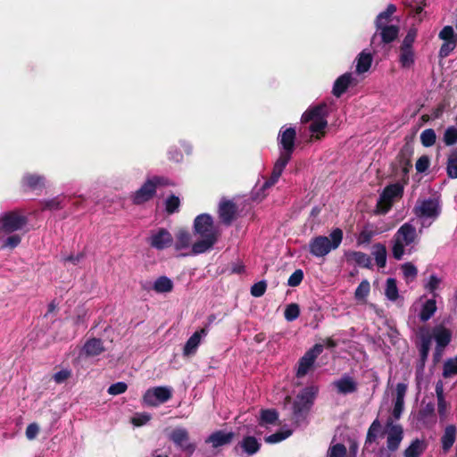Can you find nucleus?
Wrapping results in <instances>:
<instances>
[{"instance_id":"10","label":"nucleus","mask_w":457,"mask_h":457,"mask_svg":"<svg viewBox=\"0 0 457 457\" xmlns=\"http://www.w3.org/2000/svg\"><path fill=\"white\" fill-rule=\"evenodd\" d=\"M28 223V218L20 211H10L0 214V232L12 234L21 230Z\"/></svg>"},{"instance_id":"6","label":"nucleus","mask_w":457,"mask_h":457,"mask_svg":"<svg viewBox=\"0 0 457 457\" xmlns=\"http://www.w3.org/2000/svg\"><path fill=\"white\" fill-rule=\"evenodd\" d=\"M296 131L295 128L285 126L279 129L277 141L279 156L276 162L287 165L295 151Z\"/></svg>"},{"instance_id":"16","label":"nucleus","mask_w":457,"mask_h":457,"mask_svg":"<svg viewBox=\"0 0 457 457\" xmlns=\"http://www.w3.org/2000/svg\"><path fill=\"white\" fill-rule=\"evenodd\" d=\"M261 443L252 436H245L234 447L235 453L239 457H250L259 452Z\"/></svg>"},{"instance_id":"36","label":"nucleus","mask_w":457,"mask_h":457,"mask_svg":"<svg viewBox=\"0 0 457 457\" xmlns=\"http://www.w3.org/2000/svg\"><path fill=\"white\" fill-rule=\"evenodd\" d=\"M414 61V51L412 48L400 47L399 62L403 68H411Z\"/></svg>"},{"instance_id":"49","label":"nucleus","mask_w":457,"mask_h":457,"mask_svg":"<svg viewBox=\"0 0 457 457\" xmlns=\"http://www.w3.org/2000/svg\"><path fill=\"white\" fill-rule=\"evenodd\" d=\"M456 40L444 41L443 45L439 49L438 55L440 58L447 57L456 47Z\"/></svg>"},{"instance_id":"1","label":"nucleus","mask_w":457,"mask_h":457,"mask_svg":"<svg viewBox=\"0 0 457 457\" xmlns=\"http://www.w3.org/2000/svg\"><path fill=\"white\" fill-rule=\"evenodd\" d=\"M194 231L200 239L192 245L191 253H182L183 257L204 253L213 247L218 241V231L214 227L213 219L207 213H202L194 220Z\"/></svg>"},{"instance_id":"63","label":"nucleus","mask_w":457,"mask_h":457,"mask_svg":"<svg viewBox=\"0 0 457 457\" xmlns=\"http://www.w3.org/2000/svg\"><path fill=\"white\" fill-rule=\"evenodd\" d=\"M62 207V202L60 197H54L44 202L43 209L58 210Z\"/></svg>"},{"instance_id":"5","label":"nucleus","mask_w":457,"mask_h":457,"mask_svg":"<svg viewBox=\"0 0 457 457\" xmlns=\"http://www.w3.org/2000/svg\"><path fill=\"white\" fill-rule=\"evenodd\" d=\"M343 240V231L341 228H335L329 234V237L318 236L313 237L309 243V251L315 257H324L332 250L338 248Z\"/></svg>"},{"instance_id":"48","label":"nucleus","mask_w":457,"mask_h":457,"mask_svg":"<svg viewBox=\"0 0 457 457\" xmlns=\"http://www.w3.org/2000/svg\"><path fill=\"white\" fill-rule=\"evenodd\" d=\"M381 429V424L378 419H376L370 425L367 433V441L371 443L374 442Z\"/></svg>"},{"instance_id":"46","label":"nucleus","mask_w":457,"mask_h":457,"mask_svg":"<svg viewBox=\"0 0 457 457\" xmlns=\"http://www.w3.org/2000/svg\"><path fill=\"white\" fill-rule=\"evenodd\" d=\"M292 434L291 430H285L281 432H277L272 435H270L264 438L265 442L268 444H277L279 443L287 437H289Z\"/></svg>"},{"instance_id":"47","label":"nucleus","mask_w":457,"mask_h":457,"mask_svg":"<svg viewBox=\"0 0 457 457\" xmlns=\"http://www.w3.org/2000/svg\"><path fill=\"white\" fill-rule=\"evenodd\" d=\"M300 309L296 303H291L287 306L284 316L287 321H293L299 317Z\"/></svg>"},{"instance_id":"28","label":"nucleus","mask_w":457,"mask_h":457,"mask_svg":"<svg viewBox=\"0 0 457 457\" xmlns=\"http://www.w3.org/2000/svg\"><path fill=\"white\" fill-rule=\"evenodd\" d=\"M373 61L372 54L366 50L361 51L356 58V72L358 74L368 71Z\"/></svg>"},{"instance_id":"52","label":"nucleus","mask_w":457,"mask_h":457,"mask_svg":"<svg viewBox=\"0 0 457 457\" xmlns=\"http://www.w3.org/2000/svg\"><path fill=\"white\" fill-rule=\"evenodd\" d=\"M180 204L179 198L174 195L169 196L165 201V208L167 212L174 213L179 210Z\"/></svg>"},{"instance_id":"21","label":"nucleus","mask_w":457,"mask_h":457,"mask_svg":"<svg viewBox=\"0 0 457 457\" xmlns=\"http://www.w3.org/2000/svg\"><path fill=\"white\" fill-rule=\"evenodd\" d=\"M333 385L337 392L343 395L354 393L358 387L356 380L349 374H344L339 379L335 380Z\"/></svg>"},{"instance_id":"9","label":"nucleus","mask_w":457,"mask_h":457,"mask_svg":"<svg viewBox=\"0 0 457 457\" xmlns=\"http://www.w3.org/2000/svg\"><path fill=\"white\" fill-rule=\"evenodd\" d=\"M168 439L186 457H192L196 449V445L190 440L189 432L183 427H177L168 434Z\"/></svg>"},{"instance_id":"64","label":"nucleus","mask_w":457,"mask_h":457,"mask_svg":"<svg viewBox=\"0 0 457 457\" xmlns=\"http://www.w3.org/2000/svg\"><path fill=\"white\" fill-rule=\"evenodd\" d=\"M404 408V401L395 400V404L392 411V416L390 418L394 420H399L403 411Z\"/></svg>"},{"instance_id":"53","label":"nucleus","mask_w":457,"mask_h":457,"mask_svg":"<svg viewBox=\"0 0 457 457\" xmlns=\"http://www.w3.org/2000/svg\"><path fill=\"white\" fill-rule=\"evenodd\" d=\"M403 276L406 279L413 280L418 273L417 268L411 262H406L402 266Z\"/></svg>"},{"instance_id":"32","label":"nucleus","mask_w":457,"mask_h":457,"mask_svg":"<svg viewBox=\"0 0 457 457\" xmlns=\"http://www.w3.org/2000/svg\"><path fill=\"white\" fill-rule=\"evenodd\" d=\"M173 281L166 277L161 276L153 284V289L158 294H167L173 290Z\"/></svg>"},{"instance_id":"39","label":"nucleus","mask_w":457,"mask_h":457,"mask_svg":"<svg viewBox=\"0 0 457 457\" xmlns=\"http://www.w3.org/2000/svg\"><path fill=\"white\" fill-rule=\"evenodd\" d=\"M446 171L449 178L457 179V148L453 149L448 156Z\"/></svg>"},{"instance_id":"26","label":"nucleus","mask_w":457,"mask_h":457,"mask_svg":"<svg viewBox=\"0 0 457 457\" xmlns=\"http://www.w3.org/2000/svg\"><path fill=\"white\" fill-rule=\"evenodd\" d=\"M436 395L437 400V411L440 419L444 420L447 416L448 403L445 398L444 384L441 380L437 381L436 384Z\"/></svg>"},{"instance_id":"30","label":"nucleus","mask_w":457,"mask_h":457,"mask_svg":"<svg viewBox=\"0 0 457 457\" xmlns=\"http://www.w3.org/2000/svg\"><path fill=\"white\" fill-rule=\"evenodd\" d=\"M286 166L287 165H284L283 163L278 162H275L270 178L266 180L260 187V191H262L263 195H265L266 189L271 187L278 182Z\"/></svg>"},{"instance_id":"22","label":"nucleus","mask_w":457,"mask_h":457,"mask_svg":"<svg viewBox=\"0 0 457 457\" xmlns=\"http://www.w3.org/2000/svg\"><path fill=\"white\" fill-rule=\"evenodd\" d=\"M233 437H234L233 432H226L223 430H218V431L212 433L205 439V443L212 445V446L213 448H218V447L230 444Z\"/></svg>"},{"instance_id":"11","label":"nucleus","mask_w":457,"mask_h":457,"mask_svg":"<svg viewBox=\"0 0 457 457\" xmlns=\"http://www.w3.org/2000/svg\"><path fill=\"white\" fill-rule=\"evenodd\" d=\"M172 396L170 386H154L147 389L143 395V403L146 406L157 407L169 401Z\"/></svg>"},{"instance_id":"57","label":"nucleus","mask_w":457,"mask_h":457,"mask_svg":"<svg viewBox=\"0 0 457 457\" xmlns=\"http://www.w3.org/2000/svg\"><path fill=\"white\" fill-rule=\"evenodd\" d=\"M430 164V159L428 155H422L420 156L415 164L416 170L420 173L425 172Z\"/></svg>"},{"instance_id":"41","label":"nucleus","mask_w":457,"mask_h":457,"mask_svg":"<svg viewBox=\"0 0 457 457\" xmlns=\"http://www.w3.org/2000/svg\"><path fill=\"white\" fill-rule=\"evenodd\" d=\"M423 450L422 442L416 439L404 451V457H419Z\"/></svg>"},{"instance_id":"40","label":"nucleus","mask_w":457,"mask_h":457,"mask_svg":"<svg viewBox=\"0 0 457 457\" xmlns=\"http://www.w3.org/2000/svg\"><path fill=\"white\" fill-rule=\"evenodd\" d=\"M457 374V357L447 359L443 367L444 378H451Z\"/></svg>"},{"instance_id":"42","label":"nucleus","mask_w":457,"mask_h":457,"mask_svg":"<svg viewBox=\"0 0 457 457\" xmlns=\"http://www.w3.org/2000/svg\"><path fill=\"white\" fill-rule=\"evenodd\" d=\"M278 418V414L275 410H262L260 417V424H274Z\"/></svg>"},{"instance_id":"2","label":"nucleus","mask_w":457,"mask_h":457,"mask_svg":"<svg viewBox=\"0 0 457 457\" xmlns=\"http://www.w3.org/2000/svg\"><path fill=\"white\" fill-rule=\"evenodd\" d=\"M419 243V235L416 228L410 222L403 224L395 233L392 244V255L395 260H402L405 254H411L416 251Z\"/></svg>"},{"instance_id":"8","label":"nucleus","mask_w":457,"mask_h":457,"mask_svg":"<svg viewBox=\"0 0 457 457\" xmlns=\"http://www.w3.org/2000/svg\"><path fill=\"white\" fill-rule=\"evenodd\" d=\"M167 184V179L162 177L154 176L148 179L140 188L131 195L133 204L139 205L148 202L154 196L158 187Z\"/></svg>"},{"instance_id":"14","label":"nucleus","mask_w":457,"mask_h":457,"mask_svg":"<svg viewBox=\"0 0 457 457\" xmlns=\"http://www.w3.org/2000/svg\"><path fill=\"white\" fill-rule=\"evenodd\" d=\"M386 433L387 449L391 452L396 451L403 438V427L395 423L392 418H388L386 422Z\"/></svg>"},{"instance_id":"50","label":"nucleus","mask_w":457,"mask_h":457,"mask_svg":"<svg viewBox=\"0 0 457 457\" xmlns=\"http://www.w3.org/2000/svg\"><path fill=\"white\" fill-rule=\"evenodd\" d=\"M21 241V237L19 234H12L4 240L2 244V248L13 249L20 245Z\"/></svg>"},{"instance_id":"61","label":"nucleus","mask_w":457,"mask_h":457,"mask_svg":"<svg viewBox=\"0 0 457 457\" xmlns=\"http://www.w3.org/2000/svg\"><path fill=\"white\" fill-rule=\"evenodd\" d=\"M345 454L346 448L342 444H337L329 449V457H345Z\"/></svg>"},{"instance_id":"27","label":"nucleus","mask_w":457,"mask_h":457,"mask_svg":"<svg viewBox=\"0 0 457 457\" xmlns=\"http://www.w3.org/2000/svg\"><path fill=\"white\" fill-rule=\"evenodd\" d=\"M345 258L347 262H353L363 268H370L371 267V259L370 257L362 252L358 251H348L345 253Z\"/></svg>"},{"instance_id":"3","label":"nucleus","mask_w":457,"mask_h":457,"mask_svg":"<svg viewBox=\"0 0 457 457\" xmlns=\"http://www.w3.org/2000/svg\"><path fill=\"white\" fill-rule=\"evenodd\" d=\"M327 116L328 106L323 103L309 107L303 113L301 120L303 123L311 122L310 132L316 139H320L328 126Z\"/></svg>"},{"instance_id":"45","label":"nucleus","mask_w":457,"mask_h":457,"mask_svg":"<svg viewBox=\"0 0 457 457\" xmlns=\"http://www.w3.org/2000/svg\"><path fill=\"white\" fill-rule=\"evenodd\" d=\"M443 141L446 145H453L457 143V127H448L443 137Z\"/></svg>"},{"instance_id":"12","label":"nucleus","mask_w":457,"mask_h":457,"mask_svg":"<svg viewBox=\"0 0 457 457\" xmlns=\"http://www.w3.org/2000/svg\"><path fill=\"white\" fill-rule=\"evenodd\" d=\"M403 192V187L398 183L386 187L378 202V212L383 214L386 213L390 210L395 199L401 197Z\"/></svg>"},{"instance_id":"54","label":"nucleus","mask_w":457,"mask_h":457,"mask_svg":"<svg viewBox=\"0 0 457 457\" xmlns=\"http://www.w3.org/2000/svg\"><path fill=\"white\" fill-rule=\"evenodd\" d=\"M150 420L151 415L149 413H136L131 419V423L136 427H140L146 424Z\"/></svg>"},{"instance_id":"15","label":"nucleus","mask_w":457,"mask_h":457,"mask_svg":"<svg viewBox=\"0 0 457 457\" xmlns=\"http://www.w3.org/2000/svg\"><path fill=\"white\" fill-rule=\"evenodd\" d=\"M431 337L436 344L434 355L438 360L441 358L445 348L452 340V331L443 325H437L433 328Z\"/></svg>"},{"instance_id":"18","label":"nucleus","mask_w":457,"mask_h":457,"mask_svg":"<svg viewBox=\"0 0 457 457\" xmlns=\"http://www.w3.org/2000/svg\"><path fill=\"white\" fill-rule=\"evenodd\" d=\"M377 30L371 37V45L377 44V40H380L384 44L393 42L398 36L399 29L396 25L383 24L380 27H376Z\"/></svg>"},{"instance_id":"51","label":"nucleus","mask_w":457,"mask_h":457,"mask_svg":"<svg viewBox=\"0 0 457 457\" xmlns=\"http://www.w3.org/2000/svg\"><path fill=\"white\" fill-rule=\"evenodd\" d=\"M438 37L444 41L456 40L457 42V34H455L452 26H445L439 32Z\"/></svg>"},{"instance_id":"4","label":"nucleus","mask_w":457,"mask_h":457,"mask_svg":"<svg viewBox=\"0 0 457 457\" xmlns=\"http://www.w3.org/2000/svg\"><path fill=\"white\" fill-rule=\"evenodd\" d=\"M413 213L420 222V233L427 228L439 217L441 205L436 198L419 199L413 208Z\"/></svg>"},{"instance_id":"55","label":"nucleus","mask_w":457,"mask_h":457,"mask_svg":"<svg viewBox=\"0 0 457 457\" xmlns=\"http://www.w3.org/2000/svg\"><path fill=\"white\" fill-rule=\"evenodd\" d=\"M267 284L264 280L254 283L251 287V295L254 297H261L264 295Z\"/></svg>"},{"instance_id":"25","label":"nucleus","mask_w":457,"mask_h":457,"mask_svg":"<svg viewBox=\"0 0 457 457\" xmlns=\"http://www.w3.org/2000/svg\"><path fill=\"white\" fill-rule=\"evenodd\" d=\"M237 208L232 201H222L219 206V215L221 221L226 225H230L235 218Z\"/></svg>"},{"instance_id":"34","label":"nucleus","mask_w":457,"mask_h":457,"mask_svg":"<svg viewBox=\"0 0 457 457\" xmlns=\"http://www.w3.org/2000/svg\"><path fill=\"white\" fill-rule=\"evenodd\" d=\"M436 312V300L433 297L432 299L427 300L421 307L420 312V319L421 321L428 320Z\"/></svg>"},{"instance_id":"17","label":"nucleus","mask_w":457,"mask_h":457,"mask_svg":"<svg viewBox=\"0 0 457 457\" xmlns=\"http://www.w3.org/2000/svg\"><path fill=\"white\" fill-rule=\"evenodd\" d=\"M148 242L153 248L163 250L172 245L173 237L166 228H161L152 232Z\"/></svg>"},{"instance_id":"33","label":"nucleus","mask_w":457,"mask_h":457,"mask_svg":"<svg viewBox=\"0 0 457 457\" xmlns=\"http://www.w3.org/2000/svg\"><path fill=\"white\" fill-rule=\"evenodd\" d=\"M381 231L375 228L373 225L368 224L366 225L362 230L360 232L357 237L358 245H368L373 237L379 234Z\"/></svg>"},{"instance_id":"35","label":"nucleus","mask_w":457,"mask_h":457,"mask_svg":"<svg viewBox=\"0 0 457 457\" xmlns=\"http://www.w3.org/2000/svg\"><path fill=\"white\" fill-rule=\"evenodd\" d=\"M372 255L379 268H384L386 263V248L383 244L377 243L372 247Z\"/></svg>"},{"instance_id":"20","label":"nucleus","mask_w":457,"mask_h":457,"mask_svg":"<svg viewBox=\"0 0 457 457\" xmlns=\"http://www.w3.org/2000/svg\"><path fill=\"white\" fill-rule=\"evenodd\" d=\"M191 234L185 229H179L175 236L174 248L182 256V253H191L192 249Z\"/></svg>"},{"instance_id":"24","label":"nucleus","mask_w":457,"mask_h":457,"mask_svg":"<svg viewBox=\"0 0 457 457\" xmlns=\"http://www.w3.org/2000/svg\"><path fill=\"white\" fill-rule=\"evenodd\" d=\"M46 179L37 173H26L21 179V186L25 190H36L45 187Z\"/></svg>"},{"instance_id":"56","label":"nucleus","mask_w":457,"mask_h":457,"mask_svg":"<svg viewBox=\"0 0 457 457\" xmlns=\"http://www.w3.org/2000/svg\"><path fill=\"white\" fill-rule=\"evenodd\" d=\"M303 278V272L302 270H295L289 277L287 285L289 287H297L300 285Z\"/></svg>"},{"instance_id":"7","label":"nucleus","mask_w":457,"mask_h":457,"mask_svg":"<svg viewBox=\"0 0 457 457\" xmlns=\"http://www.w3.org/2000/svg\"><path fill=\"white\" fill-rule=\"evenodd\" d=\"M318 394V387L311 386L303 388L296 396L293 404V414L295 419L299 421L308 413L314 399Z\"/></svg>"},{"instance_id":"31","label":"nucleus","mask_w":457,"mask_h":457,"mask_svg":"<svg viewBox=\"0 0 457 457\" xmlns=\"http://www.w3.org/2000/svg\"><path fill=\"white\" fill-rule=\"evenodd\" d=\"M104 351V347L103 345V342L98 338L88 339L83 346V353L87 356H96L102 353Z\"/></svg>"},{"instance_id":"62","label":"nucleus","mask_w":457,"mask_h":457,"mask_svg":"<svg viewBox=\"0 0 457 457\" xmlns=\"http://www.w3.org/2000/svg\"><path fill=\"white\" fill-rule=\"evenodd\" d=\"M417 35L416 29H410L404 37L401 47L412 48Z\"/></svg>"},{"instance_id":"59","label":"nucleus","mask_w":457,"mask_h":457,"mask_svg":"<svg viewBox=\"0 0 457 457\" xmlns=\"http://www.w3.org/2000/svg\"><path fill=\"white\" fill-rule=\"evenodd\" d=\"M441 280L436 275H431L428 278V283L426 284V288L433 295V297H436L435 291L438 288Z\"/></svg>"},{"instance_id":"38","label":"nucleus","mask_w":457,"mask_h":457,"mask_svg":"<svg viewBox=\"0 0 457 457\" xmlns=\"http://www.w3.org/2000/svg\"><path fill=\"white\" fill-rule=\"evenodd\" d=\"M396 6L393 4L387 5L384 12H381L376 18V27H380L383 24H388L391 16L395 12Z\"/></svg>"},{"instance_id":"23","label":"nucleus","mask_w":457,"mask_h":457,"mask_svg":"<svg viewBox=\"0 0 457 457\" xmlns=\"http://www.w3.org/2000/svg\"><path fill=\"white\" fill-rule=\"evenodd\" d=\"M354 78L353 73L346 72L339 76L334 82L332 94L336 97H340L348 87L353 83Z\"/></svg>"},{"instance_id":"44","label":"nucleus","mask_w":457,"mask_h":457,"mask_svg":"<svg viewBox=\"0 0 457 457\" xmlns=\"http://www.w3.org/2000/svg\"><path fill=\"white\" fill-rule=\"evenodd\" d=\"M370 291V282L366 279L362 280L354 292V297L358 301L364 300Z\"/></svg>"},{"instance_id":"43","label":"nucleus","mask_w":457,"mask_h":457,"mask_svg":"<svg viewBox=\"0 0 457 457\" xmlns=\"http://www.w3.org/2000/svg\"><path fill=\"white\" fill-rule=\"evenodd\" d=\"M436 132L432 129H427L420 134V142L425 147H430L436 143Z\"/></svg>"},{"instance_id":"29","label":"nucleus","mask_w":457,"mask_h":457,"mask_svg":"<svg viewBox=\"0 0 457 457\" xmlns=\"http://www.w3.org/2000/svg\"><path fill=\"white\" fill-rule=\"evenodd\" d=\"M456 427L454 425H448L441 437V444L444 452H448L453 445L456 440Z\"/></svg>"},{"instance_id":"60","label":"nucleus","mask_w":457,"mask_h":457,"mask_svg":"<svg viewBox=\"0 0 457 457\" xmlns=\"http://www.w3.org/2000/svg\"><path fill=\"white\" fill-rule=\"evenodd\" d=\"M71 376L70 369H62L54 374L53 378L56 384H62Z\"/></svg>"},{"instance_id":"19","label":"nucleus","mask_w":457,"mask_h":457,"mask_svg":"<svg viewBox=\"0 0 457 457\" xmlns=\"http://www.w3.org/2000/svg\"><path fill=\"white\" fill-rule=\"evenodd\" d=\"M208 334V328H203L200 330L195 331L186 342L183 348V355L185 357H189L194 355L203 338H204Z\"/></svg>"},{"instance_id":"37","label":"nucleus","mask_w":457,"mask_h":457,"mask_svg":"<svg viewBox=\"0 0 457 457\" xmlns=\"http://www.w3.org/2000/svg\"><path fill=\"white\" fill-rule=\"evenodd\" d=\"M385 295L392 302L397 300L399 296L396 280L394 278H388L386 281Z\"/></svg>"},{"instance_id":"13","label":"nucleus","mask_w":457,"mask_h":457,"mask_svg":"<svg viewBox=\"0 0 457 457\" xmlns=\"http://www.w3.org/2000/svg\"><path fill=\"white\" fill-rule=\"evenodd\" d=\"M323 352V345L320 344L314 345L309 349L298 361L296 370L297 378L304 377L312 368L318 356Z\"/></svg>"},{"instance_id":"58","label":"nucleus","mask_w":457,"mask_h":457,"mask_svg":"<svg viewBox=\"0 0 457 457\" xmlns=\"http://www.w3.org/2000/svg\"><path fill=\"white\" fill-rule=\"evenodd\" d=\"M128 388V386L126 383L124 382H117V383H114L112 385H111L109 387H108V394L112 395H120V394H123Z\"/></svg>"}]
</instances>
